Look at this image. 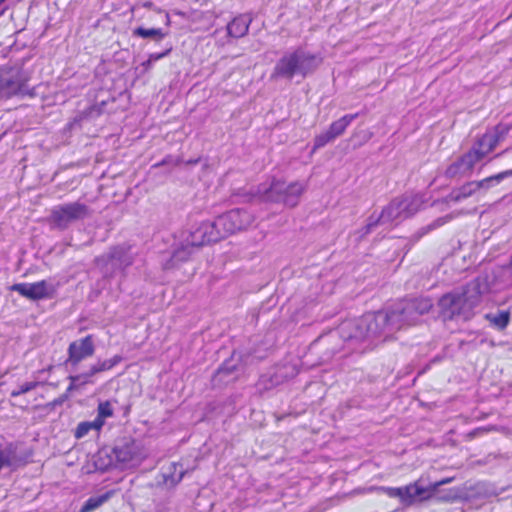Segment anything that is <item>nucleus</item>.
I'll return each instance as SVG.
<instances>
[{
    "label": "nucleus",
    "mask_w": 512,
    "mask_h": 512,
    "mask_svg": "<svg viewBox=\"0 0 512 512\" xmlns=\"http://www.w3.org/2000/svg\"><path fill=\"white\" fill-rule=\"evenodd\" d=\"M480 162L479 153L476 150H468L466 153L453 161L445 170V177L459 179L470 176L474 166Z\"/></svg>",
    "instance_id": "2eb2a0df"
},
{
    "label": "nucleus",
    "mask_w": 512,
    "mask_h": 512,
    "mask_svg": "<svg viewBox=\"0 0 512 512\" xmlns=\"http://www.w3.org/2000/svg\"><path fill=\"white\" fill-rule=\"evenodd\" d=\"M405 219L402 212V205L398 197L394 198L387 206L382 209V212L376 216L372 214L368 219L366 225L358 230L356 233L359 239L364 238L371 233L375 227L384 223H392L394 221H401Z\"/></svg>",
    "instance_id": "f8f14e48"
},
{
    "label": "nucleus",
    "mask_w": 512,
    "mask_h": 512,
    "mask_svg": "<svg viewBox=\"0 0 512 512\" xmlns=\"http://www.w3.org/2000/svg\"><path fill=\"white\" fill-rule=\"evenodd\" d=\"M91 214L92 211L86 204L76 201L55 206L49 220L53 227L64 230L76 221L89 218Z\"/></svg>",
    "instance_id": "6e6552de"
},
{
    "label": "nucleus",
    "mask_w": 512,
    "mask_h": 512,
    "mask_svg": "<svg viewBox=\"0 0 512 512\" xmlns=\"http://www.w3.org/2000/svg\"><path fill=\"white\" fill-rule=\"evenodd\" d=\"M78 386H79V385H78V383H77V382H72V381H70V385L67 387V389H66V393H65V394H67V395H68V394H69V393H71L73 390H75Z\"/></svg>",
    "instance_id": "58836bf2"
},
{
    "label": "nucleus",
    "mask_w": 512,
    "mask_h": 512,
    "mask_svg": "<svg viewBox=\"0 0 512 512\" xmlns=\"http://www.w3.org/2000/svg\"><path fill=\"white\" fill-rule=\"evenodd\" d=\"M182 476H183V473L180 474V476H179L177 481H180L182 479Z\"/></svg>",
    "instance_id": "c03bdc74"
},
{
    "label": "nucleus",
    "mask_w": 512,
    "mask_h": 512,
    "mask_svg": "<svg viewBox=\"0 0 512 512\" xmlns=\"http://www.w3.org/2000/svg\"><path fill=\"white\" fill-rule=\"evenodd\" d=\"M38 385H39V383L35 382V381H33V382H26L23 385H21L19 387V389L13 390L10 395H11V397H17V396H19L21 394L27 393V392L35 389Z\"/></svg>",
    "instance_id": "473e14b6"
},
{
    "label": "nucleus",
    "mask_w": 512,
    "mask_h": 512,
    "mask_svg": "<svg viewBox=\"0 0 512 512\" xmlns=\"http://www.w3.org/2000/svg\"><path fill=\"white\" fill-rule=\"evenodd\" d=\"M402 205V212L404 218H409L416 214L423 204V200L418 195L404 194L398 197Z\"/></svg>",
    "instance_id": "412c9836"
},
{
    "label": "nucleus",
    "mask_w": 512,
    "mask_h": 512,
    "mask_svg": "<svg viewBox=\"0 0 512 512\" xmlns=\"http://www.w3.org/2000/svg\"><path fill=\"white\" fill-rule=\"evenodd\" d=\"M304 190L305 186L300 182L286 184L285 182L275 181L265 192L264 199L293 208L299 203Z\"/></svg>",
    "instance_id": "9d476101"
},
{
    "label": "nucleus",
    "mask_w": 512,
    "mask_h": 512,
    "mask_svg": "<svg viewBox=\"0 0 512 512\" xmlns=\"http://www.w3.org/2000/svg\"><path fill=\"white\" fill-rule=\"evenodd\" d=\"M297 374L295 366L291 364H283L274 367L269 372L261 375L259 385L263 389H271L276 387Z\"/></svg>",
    "instance_id": "dca6fc26"
},
{
    "label": "nucleus",
    "mask_w": 512,
    "mask_h": 512,
    "mask_svg": "<svg viewBox=\"0 0 512 512\" xmlns=\"http://www.w3.org/2000/svg\"><path fill=\"white\" fill-rule=\"evenodd\" d=\"M322 59L303 48L285 52L276 62L271 74V81H291L296 75L306 78L312 74L321 64Z\"/></svg>",
    "instance_id": "7ed1b4c3"
},
{
    "label": "nucleus",
    "mask_w": 512,
    "mask_h": 512,
    "mask_svg": "<svg viewBox=\"0 0 512 512\" xmlns=\"http://www.w3.org/2000/svg\"><path fill=\"white\" fill-rule=\"evenodd\" d=\"M453 478H445L440 481L430 483L427 486L422 485L421 480L410 483L404 487H385L383 490L391 498H399L405 506H411L415 502L427 501L437 498L441 501H451L456 498V491L449 490L446 494L439 493V487L450 483Z\"/></svg>",
    "instance_id": "39448f33"
},
{
    "label": "nucleus",
    "mask_w": 512,
    "mask_h": 512,
    "mask_svg": "<svg viewBox=\"0 0 512 512\" xmlns=\"http://www.w3.org/2000/svg\"><path fill=\"white\" fill-rule=\"evenodd\" d=\"M91 424V429L94 430H100L102 426L104 425V419L100 418V416L97 415V417L93 421H88Z\"/></svg>",
    "instance_id": "4c0bfd02"
},
{
    "label": "nucleus",
    "mask_w": 512,
    "mask_h": 512,
    "mask_svg": "<svg viewBox=\"0 0 512 512\" xmlns=\"http://www.w3.org/2000/svg\"><path fill=\"white\" fill-rule=\"evenodd\" d=\"M487 320L494 328L498 330H504L510 322V312L507 310H498L495 313H487L484 315Z\"/></svg>",
    "instance_id": "393cba45"
},
{
    "label": "nucleus",
    "mask_w": 512,
    "mask_h": 512,
    "mask_svg": "<svg viewBox=\"0 0 512 512\" xmlns=\"http://www.w3.org/2000/svg\"><path fill=\"white\" fill-rule=\"evenodd\" d=\"M476 194H478V191L475 182L468 181L461 185L460 187L453 188L451 192L443 198L442 201L444 203H459Z\"/></svg>",
    "instance_id": "6ab92c4d"
},
{
    "label": "nucleus",
    "mask_w": 512,
    "mask_h": 512,
    "mask_svg": "<svg viewBox=\"0 0 512 512\" xmlns=\"http://www.w3.org/2000/svg\"><path fill=\"white\" fill-rule=\"evenodd\" d=\"M132 34L135 37L151 39L155 42H160L167 36V32L161 28H144L142 26L135 28Z\"/></svg>",
    "instance_id": "a878e982"
},
{
    "label": "nucleus",
    "mask_w": 512,
    "mask_h": 512,
    "mask_svg": "<svg viewBox=\"0 0 512 512\" xmlns=\"http://www.w3.org/2000/svg\"><path fill=\"white\" fill-rule=\"evenodd\" d=\"M453 219V215L452 214H447L445 216H442V217H439L437 218L436 220H434L432 223L424 226V227H421L420 229H418L411 237V239L413 241H419L423 236L427 235L428 233H430L431 231L447 224L448 222H450L451 220Z\"/></svg>",
    "instance_id": "b1692460"
},
{
    "label": "nucleus",
    "mask_w": 512,
    "mask_h": 512,
    "mask_svg": "<svg viewBox=\"0 0 512 512\" xmlns=\"http://www.w3.org/2000/svg\"><path fill=\"white\" fill-rule=\"evenodd\" d=\"M91 429V424L88 421H84L78 424L75 429L74 436L76 439H81L86 436Z\"/></svg>",
    "instance_id": "72a5a7b5"
},
{
    "label": "nucleus",
    "mask_w": 512,
    "mask_h": 512,
    "mask_svg": "<svg viewBox=\"0 0 512 512\" xmlns=\"http://www.w3.org/2000/svg\"><path fill=\"white\" fill-rule=\"evenodd\" d=\"M6 0H0V17L5 13L7 10V5L5 4Z\"/></svg>",
    "instance_id": "ea45409f"
},
{
    "label": "nucleus",
    "mask_w": 512,
    "mask_h": 512,
    "mask_svg": "<svg viewBox=\"0 0 512 512\" xmlns=\"http://www.w3.org/2000/svg\"><path fill=\"white\" fill-rule=\"evenodd\" d=\"M210 226H203L202 223L189 233V235L174 249L171 256L173 263L187 261L195 249L210 243H215L211 237Z\"/></svg>",
    "instance_id": "1a4fd4ad"
},
{
    "label": "nucleus",
    "mask_w": 512,
    "mask_h": 512,
    "mask_svg": "<svg viewBox=\"0 0 512 512\" xmlns=\"http://www.w3.org/2000/svg\"><path fill=\"white\" fill-rule=\"evenodd\" d=\"M123 360L122 356L115 355L110 359H106L104 361H98L96 364L92 365V373L98 374L100 372H104L112 369L114 366L119 364Z\"/></svg>",
    "instance_id": "c85d7f7f"
},
{
    "label": "nucleus",
    "mask_w": 512,
    "mask_h": 512,
    "mask_svg": "<svg viewBox=\"0 0 512 512\" xmlns=\"http://www.w3.org/2000/svg\"><path fill=\"white\" fill-rule=\"evenodd\" d=\"M512 177V168L486 177L482 180H474L478 194H485L493 187L499 185L503 180Z\"/></svg>",
    "instance_id": "aec40b11"
},
{
    "label": "nucleus",
    "mask_w": 512,
    "mask_h": 512,
    "mask_svg": "<svg viewBox=\"0 0 512 512\" xmlns=\"http://www.w3.org/2000/svg\"><path fill=\"white\" fill-rule=\"evenodd\" d=\"M97 411V415L103 419L111 417L113 415L112 405L109 401L99 403Z\"/></svg>",
    "instance_id": "2f4dec72"
},
{
    "label": "nucleus",
    "mask_w": 512,
    "mask_h": 512,
    "mask_svg": "<svg viewBox=\"0 0 512 512\" xmlns=\"http://www.w3.org/2000/svg\"><path fill=\"white\" fill-rule=\"evenodd\" d=\"M384 318L377 313H369L358 319L343 321L335 331H332L327 341L341 338L344 342L363 343L383 336L380 324Z\"/></svg>",
    "instance_id": "20e7f679"
},
{
    "label": "nucleus",
    "mask_w": 512,
    "mask_h": 512,
    "mask_svg": "<svg viewBox=\"0 0 512 512\" xmlns=\"http://www.w3.org/2000/svg\"><path fill=\"white\" fill-rule=\"evenodd\" d=\"M114 494V491H107L104 494L88 498L79 512H92L106 503Z\"/></svg>",
    "instance_id": "cd10ccee"
},
{
    "label": "nucleus",
    "mask_w": 512,
    "mask_h": 512,
    "mask_svg": "<svg viewBox=\"0 0 512 512\" xmlns=\"http://www.w3.org/2000/svg\"><path fill=\"white\" fill-rule=\"evenodd\" d=\"M433 304L429 298L403 300L385 311L376 312L384 318L380 324L383 336L387 338L394 332L418 323L420 317L427 314Z\"/></svg>",
    "instance_id": "f03ea898"
},
{
    "label": "nucleus",
    "mask_w": 512,
    "mask_h": 512,
    "mask_svg": "<svg viewBox=\"0 0 512 512\" xmlns=\"http://www.w3.org/2000/svg\"><path fill=\"white\" fill-rule=\"evenodd\" d=\"M95 352V346L91 335L73 341L68 347V358L66 364L77 366L82 360L92 356Z\"/></svg>",
    "instance_id": "f3484780"
},
{
    "label": "nucleus",
    "mask_w": 512,
    "mask_h": 512,
    "mask_svg": "<svg viewBox=\"0 0 512 512\" xmlns=\"http://www.w3.org/2000/svg\"><path fill=\"white\" fill-rule=\"evenodd\" d=\"M29 74L23 69V64L15 62L0 67V100L13 96H33L28 87Z\"/></svg>",
    "instance_id": "423d86ee"
},
{
    "label": "nucleus",
    "mask_w": 512,
    "mask_h": 512,
    "mask_svg": "<svg viewBox=\"0 0 512 512\" xmlns=\"http://www.w3.org/2000/svg\"><path fill=\"white\" fill-rule=\"evenodd\" d=\"M11 290L31 300H40L49 296L48 284L45 280L35 283H17L11 286Z\"/></svg>",
    "instance_id": "a211bd4d"
},
{
    "label": "nucleus",
    "mask_w": 512,
    "mask_h": 512,
    "mask_svg": "<svg viewBox=\"0 0 512 512\" xmlns=\"http://www.w3.org/2000/svg\"><path fill=\"white\" fill-rule=\"evenodd\" d=\"M91 424V429L94 430H100L102 426L104 425V419L100 418V416L97 415V417L93 421H88Z\"/></svg>",
    "instance_id": "e433bc0d"
},
{
    "label": "nucleus",
    "mask_w": 512,
    "mask_h": 512,
    "mask_svg": "<svg viewBox=\"0 0 512 512\" xmlns=\"http://www.w3.org/2000/svg\"><path fill=\"white\" fill-rule=\"evenodd\" d=\"M172 157L169 156V157H166L165 159L162 160V162H160L159 164H157V166H161V165H165V164H169L172 162Z\"/></svg>",
    "instance_id": "37998d69"
},
{
    "label": "nucleus",
    "mask_w": 512,
    "mask_h": 512,
    "mask_svg": "<svg viewBox=\"0 0 512 512\" xmlns=\"http://www.w3.org/2000/svg\"><path fill=\"white\" fill-rule=\"evenodd\" d=\"M335 140L334 137L330 134V131L327 129L325 132L317 135L314 139L313 151L320 149L327 145L328 143Z\"/></svg>",
    "instance_id": "c756f323"
},
{
    "label": "nucleus",
    "mask_w": 512,
    "mask_h": 512,
    "mask_svg": "<svg viewBox=\"0 0 512 512\" xmlns=\"http://www.w3.org/2000/svg\"><path fill=\"white\" fill-rule=\"evenodd\" d=\"M254 216L245 209L236 208L218 216L213 222H203V226H210L211 237L215 242L228 237L238 231L251 226Z\"/></svg>",
    "instance_id": "0eeeda50"
},
{
    "label": "nucleus",
    "mask_w": 512,
    "mask_h": 512,
    "mask_svg": "<svg viewBox=\"0 0 512 512\" xmlns=\"http://www.w3.org/2000/svg\"><path fill=\"white\" fill-rule=\"evenodd\" d=\"M131 247L128 245H117L110 248L109 252L95 259V263L105 273L109 271L111 265L112 272L115 270H124L134 262V257L130 252Z\"/></svg>",
    "instance_id": "9b49d317"
},
{
    "label": "nucleus",
    "mask_w": 512,
    "mask_h": 512,
    "mask_svg": "<svg viewBox=\"0 0 512 512\" xmlns=\"http://www.w3.org/2000/svg\"><path fill=\"white\" fill-rule=\"evenodd\" d=\"M358 117V113L355 114H347L341 117L340 119L332 122L328 128L330 134L335 139L341 136L349 124Z\"/></svg>",
    "instance_id": "bb28decb"
},
{
    "label": "nucleus",
    "mask_w": 512,
    "mask_h": 512,
    "mask_svg": "<svg viewBox=\"0 0 512 512\" xmlns=\"http://www.w3.org/2000/svg\"><path fill=\"white\" fill-rule=\"evenodd\" d=\"M67 394H63L62 396H60L58 399L54 400V405H60L62 404L66 399H67Z\"/></svg>",
    "instance_id": "a19ab883"
},
{
    "label": "nucleus",
    "mask_w": 512,
    "mask_h": 512,
    "mask_svg": "<svg viewBox=\"0 0 512 512\" xmlns=\"http://www.w3.org/2000/svg\"><path fill=\"white\" fill-rule=\"evenodd\" d=\"M402 205V212L404 218H409L416 214L423 204V200L418 195L404 194L398 197Z\"/></svg>",
    "instance_id": "4be33fe9"
},
{
    "label": "nucleus",
    "mask_w": 512,
    "mask_h": 512,
    "mask_svg": "<svg viewBox=\"0 0 512 512\" xmlns=\"http://www.w3.org/2000/svg\"><path fill=\"white\" fill-rule=\"evenodd\" d=\"M153 63L154 62L151 61V59L148 57V59L142 63V66L145 68V70H148L152 67Z\"/></svg>",
    "instance_id": "79ce46f5"
},
{
    "label": "nucleus",
    "mask_w": 512,
    "mask_h": 512,
    "mask_svg": "<svg viewBox=\"0 0 512 512\" xmlns=\"http://www.w3.org/2000/svg\"><path fill=\"white\" fill-rule=\"evenodd\" d=\"M504 269L486 270L460 289L444 294L438 301L440 315L444 320L467 321L482 297L501 290V275Z\"/></svg>",
    "instance_id": "f257e3e1"
},
{
    "label": "nucleus",
    "mask_w": 512,
    "mask_h": 512,
    "mask_svg": "<svg viewBox=\"0 0 512 512\" xmlns=\"http://www.w3.org/2000/svg\"><path fill=\"white\" fill-rule=\"evenodd\" d=\"M235 370L234 365H229L228 363H224L221 367L217 370V375H230Z\"/></svg>",
    "instance_id": "c9c22d12"
},
{
    "label": "nucleus",
    "mask_w": 512,
    "mask_h": 512,
    "mask_svg": "<svg viewBox=\"0 0 512 512\" xmlns=\"http://www.w3.org/2000/svg\"><path fill=\"white\" fill-rule=\"evenodd\" d=\"M96 375L95 373H92V367L89 368L88 371L78 374V375H70L68 379L72 382H77L78 385H85L87 383H90V378Z\"/></svg>",
    "instance_id": "7c9ffc66"
},
{
    "label": "nucleus",
    "mask_w": 512,
    "mask_h": 512,
    "mask_svg": "<svg viewBox=\"0 0 512 512\" xmlns=\"http://www.w3.org/2000/svg\"><path fill=\"white\" fill-rule=\"evenodd\" d=\"M116 460L122 464H136L144 457V451L139 441L132 437H123L116 441L113 448Z\"/></svg>",
    "instance_id": "ddd939ff"
},
{
    "label": "nucleus",
    "mask_w": 512,
    "mask_h": 512,
    "mask_svg": "<svg viewBox=\"0 0 512 512\" xmlns=\"http://www.w3.org/2000/svg\"><path fill=\"white\" fill-rule=\"evenodd\" d=\"M250 23L251 19H248L246 16L235 17L227 25L228 34L235 38L243 37L248 33Z\"/></svg>",
    "instance_id": "5701e85b"
},
{
    "label": "nucleus",
    "mask_w": 512,
    "mask_h": 512,
    "mask_svg": "<svg viewBox=\"0 0 512 512\" xmlns=\"http://www.w3.org/2000/svg\"><path fill=\"white\" fill-rule=\"evenodd\" d=\"M510 127L508 125L499 124L494 128L487 130L471 147L472 150H476L479 153V160L481 161L491 151H493L497 145L505 139Z\"/></svg>",
    "instance_id": "4468645a"
},
{
    "label": "nucleus",
    "mask_w": 512,
    "mask_h": 512,
    "mask_svg": "<svg viewBox=\"0 0 512 512\" xmlns=\"http://www.w3.org/2000/svg\"><path fill=\"white\" fill-rule=\"evenodd\" d=\"M171 51H172V46L169 45L163 52L151 53L148 57L151 59V61L156 62V61L166 57L167 55H169Z\"/></svg>",
    "instance_id": "f704fd0d"
}]
</instances>
